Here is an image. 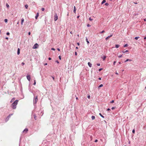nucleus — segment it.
I'll list each match as a JSON object with an SVG mask.
<instances>
[{
  "instance_id": "obj_44",
  "label": "nucleus",
  "mask_w": 146,
  "mask_h": 146,
  "mask_svg": "<svg viewBox=\"0 0 146 146\" xmlns=\"http://www.w3.org/2000/svg\"><path fill=\"white\" fill-rule=\"evenodd\" d=\"M98 141V140L97 139H96L95 141V142H97Z\"/></svg>"
},
{
  "instance_id": "obj_4",
  "label": "nucleus",
  "mask_w": 146,
  "mask_h": 146,
  "mask_svg": "<svg viewBox=\"0 0 146 146\" xmlns=\"http://www.w3.org/2000/svg\"><path fill=\"white\" fill-rule=\"evenodd\" d=\"M58 19V16L56 14L55 15H54V21H57Z\"/></svg>"
},
{
  "instance_id": "obj_18",
  "label": "nucleus",
  "mask_w": 146,
  "mask_h": 146,
  "mask_svg": "<svg viewBox=\"0 0 146 146\" xmlns=\"http://www.w3.org/2000/svg\"><path fill=\"white\" fill-rule=\"evenodd\" d=\"M128 52V50H126L125 51H124V50H123L122 51V52L123 53H125V52Z\"/></svg>"
},
{
  "instance_id": "obj_60",
  "label": "nucleus",
  "mask_w": 146,
  "mask_h": 146,
  "mask_svg": "<svg viewBox=\"0 0 146 146\" xmlns=\"http://www.w3.org/2000/svg\"><path fill=\"white\" fill-rule=\"evenodd\" d=\"M144 39L145 40L146 39V36H145V37L144 38Z\"/></svg>"
},
{
  "instance_id": "obj_37",
  "label": "nucleus",
  "mask_w": 146,
  "mask_h": 146,
  "mask_svg": "<svg viewBox=\"0 0 146 146\" xmlns=\"http://www.w3.org/2000/svg\"><path fill=\"white\" fill-rule=\"evenodd\" d=\"M102 70V68H100L99 70V71L100 72V71H101V70Z\"/></svg>"
},
{
  "instance_id": "obj_50",
  "label": "nucleus",
  "mask_w": 146,
  "mask_h": 146,
  "mask_svg": "<svg viewBox=\"0 0 146 146\" xmlns=\"http://www.w3.org/2000/svg\"><path fill=\"white\" fill-rule=\"evenodd\" d=\"M51 59V58H48V60H50Z\"/></svg>"
},
{
  "instance_id": "obj_27",
  "label": "nucleus",
  "mask_w": 146,
  "mask_h": 146,
  "mask_svg": "<svg viewBox=\"0 0 146 146\" xmlns=\"http://www.w3.org/2000/svg\"><path fill=\"white\" fill-rule=\"evenodd\" d=\"M104 32H105L103 30L102 31L100 32V33H104Z\"/></svg>"
},
{
  "instance_id": "obj_40",
  "label": "nucleus",
  "mask_w": 146,
  "mask_h": 146,
  "mask_svg": "<svg viewBox=\"0 0 146 146\" xmlns=\"http://www.w3.org/2000/svg\"><path fill=\"white\" fill-rule=\"evenodd\" d=\"M6 34L7 35H9L10 33L9 32H7V33Z\"/></svg>"
},
{
  "instance_id": "obj_46",
  "label": "nucleus",
  "mask_w": 146,
  "mask_h": 146,
  "mask_svg": "<svg viewBox=\"0 0 146 146\" xmlns=\"http://www.w3.org/2000/svg\"><path fill=\"white\" fill-rule=\"evenodd\" d=\"M22 64L23 65H24V64H25V63H24V62H22Z\"/></svg>"
},
{
  "instance_id": "obj_1",
  "label": "nucleus",
  "mask_w": 146,
  "mask_h": 146,
  "mask_svg": "<svg viewBox=\"0 0 146 146\" xmlns=\"http://www.w3.org/2000/svg\"><path fill=\"white\" fill-rule=\"evenodd\" d=\"M18 100H15L12 104L11 107L13 109H15L16 108V105L17 104Z\"/></svg>"
},
{
  "instance_id": "obj_8",
  "label": "nucleus",
  "mask_w": 146,
  "mask_h": 146,
  "mask_svg": "<svg viewBox=\"0 0 146 146\" xmlns=\"http://www.w3.org/2000/svg\"><path fill=\"white\" fill-rule=\"evenodd\" d=\"M88 64L89 66L90 67H91L92 66V64L90 62H88Z\"/></svg>"
},
{
  "instance_id": "obj_11",
  "label": "nucleus",
  "mask_w": 146,
  "mask_h": 146,
  "mask_svg": "<svg viewBox=\"0 0 146 146\" xmlns=\"http://www.w3.org/2000/svg\"><path fill=\"white\" fill-rule=\"evenodd\" d=\"M17 53L18 55H19L20 54V49L19 48L18 49Z\"/></svg>"
},
{
  "instance_id": "obj_56",
  "label": "nucleus",
  "mask_w": 146,
  "mask_h": 146,
  "mask_svg": "<svg viewBox=\"0 0 146 146\" xmlns=\"http://www.w3.org/2000/svg\"><path fill=\"white\" fill-rule=\"evenodd\" d=\"M47 64V63H46L45 64H44V65H46Z\"/></svg>"
},
{
  "instance_id": "obj_7",
  "label": "nucleus",
  "mask_w": 146,
  "mask_h": 146,
  "mask_svg": "<svg viewBox=\"0 0 146 146\" xmlns=\"http://www.w3.org/2000/svg\"><path fill=\"white\" fill-rule=\"evenodd\" d=\"M112 36H113V35H112V34L110 36H108L107 37H106V40H108L109 38H110Z\"/></svg>"
},
{
  "instance_id": "obj_62",
  "label": "nucleus",
  "mask_w": 146,
  "mask_h": 146,
  "mask_svg": "<svg viewBox=\"0 0 146 146\" xmlns=\"http://www.w3.org/2000/svg\"><path fill=\"white\" fill-rule=\"evenodd\" d=\"M79 16H77V18H79Z\"/></svg>"
},
{
  "instance_id": "obj_26",
  "label": "nucleus",
  "mask_w": 146,
  "mask_h": 146,
  "mask_svg": "<svg viewBox=\"0 0 146 146\" xmlns=\"http://www.w3.org/2000/svg\"><path fill=\"white\" fill-rule=\"evenodd\" d=\"M89 19V20L90 21H92V20H93V19H91V17H90Z\"/></svg>"
},
{
  "instance_id": "obj_51",
  "label": "nucleus",
  "mask_w": 146,
  "mask_h": 146,
  "mask_svg": "<svg viewBox=\"0 0 146 146\" xmlns=\"http://www.w3.org/2000/svg\"><path fill=\"white\" fill-rule=\"evenodd\" d=\"M107 110L108 111H109V110H110V108H108V109H107Z\"/></svg>"
},
{
  "instance_id": "obj_45",
  "label": "nucleus",
  "mask_w": 146,
  "mask_h": 146,
  "mask_svg": "<svg viewBox=\"0 0 146 146\" xmlns=\"http://www.w3.org/2000/svg\"><path fill=\"white\" fill-rule=\"evenodd\" d=\"M97 65L98 66H100V64H97Z\"/></svg>"
},
{
  "instance_id": "obj_38",
  "label": "nucleus",
  "mask_w": 146,
  "mask_h": 146,
  "mask_svg": "<svg viewBox=\"0 0 146 146\" xmlns=\"http://www.w3.org/2000/svg\"><path fill=\"white\" fill-rule=\"evenodd\" d=\"M118 57H119V58H121V57H122V55H119V56H118Z\"/></svg>"
},
{
  "instance_id": "obj_29",
  "label": "nucleus",
  "mask_w": 146,
  "mask_h": 146,
  "mask_svg": "<svg viewBox=\"0 0 146 146\" xmlns=\"http://www.w3.org/2000/svg\"><path fill=\"white\" fill-rule=\"evenodd\" d=\"M36 84V81H35V80H34V83L33 84L34 85H35Z\"/></svg>"
},
{
  "instance_id": "obj_23",
  "label": "nucleus",
  "mask_w": 146,
  "mask_h": 146,
  "mask_svg": "<svg viewBox=\"0 0 146 146\" xmlns=\"http://www.w3.org/2000/svg\"><path fill=\"white\" fill-rule=\"evenodd\" d=\"M28 5H25V7L26 9H27L28 8Z\"/></svg>"
},
{
  "instance_id": "obj_3",
  "label": "nucleus",
  "mask_w": 146,
  "mask_h": 146,
  "mask_svg": "<svg viewBox=\"0 0 146 146\" xmlns=\"http://www.w3.org/2000/svg\"><path fill=\"white\" fill-rule=\"evenodd\" d=\"M38 45L37 43H36L33 47V49H36L38 48Z\"/></svg>"
},
{
  "instance_id": "obj_22",
  "label": "nucleus",
  "mask_w": 146,
  "mask_h": 146,
  "mask_svg": "<svg viewBox=\"0 0 146 146\" xmlns=\"http://www.w3.org/2000/svg\"><path fill=\"white\" fill-rule=\"evenodd\" d=\"M99 115L103 118H104V116L102 115L101 113H99Z\"/></svg>"
},
{
  "instance_id": "obj_52",
  "label": "nucleus",
  "mask_w": 146,
  "mask_h": 146,
  "mask_svg": "<svg viewBox=\"0 0 146 146\" xmlns=\"http://www.w3.org/2000/svg\"><path fill=\"white\" fill-rule=\"evenodd\" d=\"M56 62H57L58 63H59V62H58V60H56Z\"/></svg>"
},
{
  "instance_id": "obj_34",
  "label": "nucleus",
  "mask_w": 146,
  "mask_h": 146,
  "mask_svg": "<svg viewBox=\"0 0 146 146\" xmlns=\"http://www.w3.org/2000/svg\"><path fill=\"white\" fill-rule=\"evenodd\" d=\"M109 4L108 3H106L105 4V5H106V6H108V5Z\"/></svg>"
},
{
  "instance_id": "obj_53",
  "label": "nucleus",
  "mask_w": 146,
  "mask_h": 146,
  "mask_svg": "<svg viewBox=\"0 0 146 146\" xmlns=\"http://www.w3.org/2000/svg\"><path fill=\"white\" fill-rule=\"evenodd\" d=\"M75 55H77V53L76 52H75Z\"/></svg>"
},
{
  "instance_id": "obj_36",
  "label": "nucleus",
  "mask_w": 146,
  "mask_h": 146,
  "mask_svg": "<svg viewBox=\"0 0 146 146\" xmlns=\"http://www.w3.org/2000/svg\"><path fill=\"white\" fill-rule=\"evenodd\" d=\"M51 49V50H55V49L54 48H52Z\"/></svg>"
},
{
  "instance_id": "obj_31",
  "label": "nucleus",
  "mask_w": 146,
  "mask_h": 146,
  "mask_svg": "<svg viewBox=\"0 0 146 146\" xmlns=\"http://www.w3.org/2000/svg\"><path fill=\"white\" fill-rule=\"evenodd\" d=\"M87 26L88 27H90V25L89 24H88L87 25Z\"/></svg>"
},
{
  "instance_id": "obj_9",
  "label": "nucleus",
  "mask_w": 146,
  "mask_h": 146,
  "mask_svg": "<svg viewBox=\"0 0 146 146\" xmlns=\"http://www.w3.org/2000/svg\"><path fill=\"white\" fill-rule=\"evenodd\" d=\"M12 115V114H9L7 117V119H8L11 116V115Z\"/></svg>"
},
{
  "instance_id": "obj_61",
  "label": "nucleus",
  "mask_w": 146,
  "mask_h": 146,
  "mask_svg": "<svg viewBox=\"0 0 146 146\" xmlns=\"http://www.w3.org/2000/svg\"><path fill=\"white\" fill-rule=\"evenodd\" d=\"M52 78L53 80H54V77H52Z\"/></svg>"
},
{
  "instance_id": "obj_10",
  "label": "nucleus",
  "mask_w": 146,
  "mask_h": 146,
  "mask_svg": "<svg viewBox=\"0 0 146 146\" xmlns=\"http://www.w3.org/2000/svg\"><path fill=\"white\" fill-rule=\"evenodd\" d=\"M38 13H37V14L36 15V16H35V18L36 19H37V18L38 17Z\"/></svg>"
},
{
  "instance_id": "obj_20",
  "label": "nucleus",
  "mask_w": 146,
  "mask_h": 146,
  "mask_svg": "<svg viewBox=\"0 0 146 146\" xmlns=\"http://www.w3.org/2000/svg\"><path fill=\"white\" fill-rule=\"evenodd\" d=\"M139 38V36H138V37H135V39L137 40L138 38Z\"/></svg>"
},
{
  "instance_id": "obj_25",
  "label": "nucleus",
  "mask_w": 146,
  "mask_h": 146,
  "mask_svg": "<svg viewBox=\"0 0 146 146\" xmlns=\"http://www.w3.org/2000/svg\"><path fill=\"white\" fill-rule=\"evenodd\" d=\"M34 117L35 120H36V115H34Z\"/></svg>"
},
{
  "instance_id": "obj_43",
  "label": "nucleus",
  "mask_w": 146,
  "mask_h": 146,
  "mask_svg": "<svg viewBox=\"0 0 146 146\" xmlns=\"http://www.w3.org/2000/svg\"><path fill=\"white\" fill-rule=\"evenodd\" d=\"M90 96H88V99H90Z\"/></svg>"
},
{
  "instance_id": "obj_58",
  "label": "nucleus",
  "mask_w": 146,
  "mask_h": 146,
  "mask_svg": "<svg viewBox=\"0 0 146 146\" xmlns=\"http://www.w3.org/2000/svg\"><path fill=\"white\" fill-rule=\"evenodd\" d=\"M5 39H6L8 40V37H6V38H5Z\"/></svg>"
},
{
  "instance_id": "obj_59",
  "label": "nucleus",
  "mask_w": 146,
  "mask_h": 146,
  "mask_svg": "<svg viewBox=\"0 0 146 146\" xmlns=\"http://www.w3.org/2000/svg\"><path fill=\"white\" fill-rule=\"evenodd\" d=\"M115 74H117V75H118V74L117 72H116L115 73Z\"/></svg>"
},
{
  "instance_id": "obj_6",
  "label": "nucleus",
  "mask_w": 146,
  "mask_h": 146,
  "mask_svg": "<svg viewBox=\"0 0 146 146\" xmlns=\"http://www.w3.org/2000/svg\"><path fill=\"white\" fill-rule=\"evenodd\" d=\"M28 131V129L27 128L25 129L23 131V132L26 133Z\"/></svg>"
},
{
  "instance_id": "obj_55",
  "label": "nucleus",
  "mask_w": 146,
  "mask_h": 146,
  "mask_svg": "<svg viewBox=\"0 0 146 146\" xmlns=\"http://www.w3.org/2000/svg\"><path fill=\"white\" fill-rule=\"evenodd\" d=\"M98 79L99 80H101V78H99Z\"/></svg>"
},
{
  "instance_id": "obj_28",
  "label": "nucleus",
  "mask_w": 146,
  "mask_h": 146,
  "mask_svg": "<svg viewBox=\"0 0 146 146\" xmlns=\"http://www.w3.org/2000/svg\"><path fill=\"white\" fill-rule=\"evenodd\" d=\"M4 21L5 22L7 23V19H5Z\"/></svg>"
},
{
  "instance_id": "obj_14",
  "label": "nucleus",
  "mask_w": 146,
  "mask_h": 146,
  "mask_svg": "<svg viewBox=\"0 0 146 146\" xmlns=\"http://www.w3.org/2000/svg\"><path fill=\"white\" fill-rule=\"evenodd\" d=\"M91 118H92V120H94L95 118V116H93V115L92 116Z\"/></svg>"
},
{
  "instance_id": "obj_48",
  "label": "nucleus",
  "mask_w": 146,
  "mask_h": 146,
  "mask_svg": "<svg viewBox=\"0 0 146 146\" xmlns=\"http://www.w3.org/2000/svg\"><path fill=\"white\" fill-rule=\"evenodd\" d=\"M116 62H115V61H114V62H113V64H114V65H115V63H116Z\"/></svg>"
},
{
  "instance_id": "obj_47",
  "label": "nucleus",
  "mask_w": 146,
  "mask_h": 146,
  "mask_svg": "<svg viewBox=\"0 0 146 146\" xmlns=\"http://www.w3.org/2000/svg\"><path fill=\"white\" fill-rule=\"evenodd\" d=\"M57 50L58 51H60V49L59 48H57Z\"/></svg>"
},
{
  "instance_id": "obj_16",
  "label": "nucleus",
  "mask_w": 146,
  "mask_h": 146,
  "mask_svg": "<svg viewBox=\"0 0 146 146\" xmlns=\"http://www.w3.org/2000/svg\"><path fill=\"white\" fill-rule=\"evenodd\" d=\"M15 98H12L11 101V103L12 102H13L15 100Z\"/></svg>"
},
{
  "instance_id": "obj_57",
  "label": "nucleus",
  "mask_w": 146,
  "mask_h": 146,
  "mask_svg": "<svg viewBox=\"0 0 146 146\" xmlns=\"http://www.w3.org/2000/svg\"><path fill=\"white\" fill-rule=\"evenodd\" d=\"M28 34H29V35H30V34H31V33H30V32H29V33H28Z\"/></svg>"
},
{
  "instance_id": "obj_17",
  "label": "nucleus",
  "mask_w": 146,
  "mask_h": 146,
  "mask_svg": "<svg viewBox=\"0 0 146 146\" xmlns=\"http://www.w3.org/2000/svg\"><path fill=\"white\" fill-rule=\"evenodd\" d=\"M106 2V1L105 0H103L102 1V2L101 4H104V3H105Z\"/></svg>"
},
{
  "instance_id": "obj_32",
  "label": "nucleus",
  "mask_w": 146,
  "mask_h": 146,
  "mask_svg": "<svg viewBox=\"0 0 146 146\" xmlns=\"http://www.w3.org/2000/svg\"><path fill=\"white\" fill-rule=\"evenodd\" d=\"M127 46V44H126L124 46V47H126Z\"/></svg>"
},
{
  "instance_id": "obj_12",
  "label": "nucleus",
  "mask_w": 146,
  "mask_h": 146,
  "mask_svg": "<svg viewBox=\"0 0 146 146\" xmlns=\"http://www.w3.org/2000/svg\"><path fill=\"white\" fill-rule=\"evenodd\" d=\"M76 7L75 6L74 7V13H76Z\"/></svg>"
},
{
  "instance_id": "obj_15",
  "label": "nucleus",
  "mask_w": 146,
  "mask_h": 146,
  "mask_svg": "<svg viewBox=\"0 0 146 146\" xmlns=\"http://www.w3.org/2000/svg\"><path fill=\"white\" fill-rule=\"evenodd\" d=\"M86 41L87 42V44H88L90 43V42H89V41H88V40L87 38H86Z\"/></svg>"
},
{
  "instance_id": "obj_35",
  "label": "nucleus",
  "mask_w": 146,
  "mask_h": 146,
  "mask_svg": "<svg viewBox=\"0 0 146 146\" xmlns=\"http://www.w3.org/2000/svg\"><path fill=\"white\" fill-rule=\"evenodd\" d=\"M135 130L134 129H133V131H132V132L133 133H135Z\"/></svg>"
},
{
  "instance_id": "obj_13",
  "label": "nucleus",
  "mask_w": 146,
  "mask_h": 146,
  "mask_svg": "<svg viewBox=\"0 0 146 146\" xmlns=\"http://www.w3.org/2000/svg\"><path fill=\"white\" fill-rule=\"evenodd\" d=\"M24 19H21V24L22 25H23V22H24Z\"/></svg>"
},
{
  "instance_id": "obj_19",
  "label": "nucleus",
  "mask_w": 146,
  "mask_h": 146,
  "mask_svg": "<svg viewBox=\"0 0 146 146\" xmlns=\"http://www.w3.org/2000/svg\"><path fill=\"white\" fill-rule=\"evenodd\" d=\"M119 46V45L118 44L115 45V47L116 48H118Z\"/></svg>"
},
{
  "instance_id": "obj_42",
  "label": "nucleus",
  "mask_w": 146,
  "mask_h": 146,
  "mask_svg": "<svg viewBox=\"0 0 146 146\" xmlns=\"http://www.w3.org/2000/svg\"><path fill=\"white\" fill-rule=\"evenodd\" d=\"M59 59L61 60V56H59Z\"/></svg>"
},
{
  "instance_id": "obj_49",
  "label": "nucleus",
  "mask_w": 146,
  "mask_h": 146,
  "mask_svg": "<svg viewBox=\"0 0 146 146\" xmlns=\"http://www.w3.org/2000/svg\"><path fill=\"white\" fill-rule=\"evenodd\" d=\"M77 45H78V46H79V45H80V44H79V42H78V43H77Z\"/></svg>"
},
{
  "instance_id": "obj_33",
  "label": "nucleus",
  "mask_w": 146,
  "mask_h": 146,
  "mask_svg": "<svg viewBox=\"0 0 146 146\" xmlns=\"http://www.w3.org/2000/svg\"><path fill=\"white\" fill-rule=\"evenodd\" d=\"M114 100H112V101H111L110 102V103H114Z\"/></svg>"
},
{
  "instance_id": "obj_21",
  "label": "nucleus",
  "mask_w": 146,
  "mask_h": 146,
  "mask_svg": "<svg viewBox=\"0 0 146 146\" xmlns=\"http://www.w3.org/2000/svg\"><path fill=\"white\" fill-rule=\"evenodd\" d=\"M6 6L8 8L9 7V5L8 4L6 3Z\"/></svg>"
},
{
  "instance_id": "obj_2",
  "label": "nucleus",
  "mask_w": 146,
  "mask_h": 146,
  "mask_svg": "<svg viewBox=\"0 0 146 146\" xmlns=\"http://www.w3.org/2000/svg\"><path fill=\"white\" fill-rule=\"evenodd\" d=\"M38 100V96H36L34 98L33 103L34 104H36Z\"/></svg>"
},
{
  "instance_id": "obj_30",
  "label": "nucleus",
  "mask_w": 146,
  "mask_h": 146,
  "mask_svg": "<svg viewBox=\"0 0 146 146\" xmlns=\"http://www.w3.org/2000/svg\"><path fill=\"white\" fill-rule=\"evenodd\" d=\"M41 10L42 11H44V8H42L41 9Z\"/></svg>"
},
{
  "instance_id": "obj_24",
  "label": "nucleus",
  "mask_w": 146,
  "mask_h": 146,
  "mask_svg": "<svg viewBox=\"0 0 146 146\" xmlns=\"http://www.w3.org/2000/svg\"><path fill=\"white\" fill-rule=\"evenodd\" d=\"M103 86V85L102 84H101V85H100L99 86H98V87L99 88H100V87H102Z\"/></svg>"
},
{
  "instance_id": "obj_54",
  "label": "nucleus",
  "mask_w": 146,
  "mask_h": 146,
  "mask_svg": "<svg viewBox=\"0 0 146 146\" xmlns=\"http://www.w3.org/2000/svg\"><path fill=\"white\" fill-rule=\"evenodd\" d=\"M128 61V59H127L125 61V62H127Z\"/></svg>"
},
{
  "instance_id": "obj_64",
  "label": "nucleus",
  "mask_w": 146,
  "mask_h": 146,
  "mask_svg": "<svg viewBox=\"0 0 146 146\" xmlns=\"http://www.w3.org/2000/svg\"><path fill=\"white\" fill-rule=\"evenodd\" d=\"M70 33L71 34H72V31H71V32H70Z\"/></svg>"
},
{
  "instance_id": "obj_39",
  "label": "nucleus",
  "mask_w": 146,
  "mask_h": 146,
  "mask_svg": "<svg viewBox=\"0 0 146 146\" xmlns=\"http://www.w3.org/2000/svg\"><path fill=\"white\" fill-rule=\"evenodd\" d=\"M106 57L105 56H104L103 58V60H105V59H106Z\"/></svg>"
},
{
  "instance_id": "obj_41",
  "label": "nucleus",
  "mask_w": 146,
  "mask_h": 146,
  "mask_svg": "<svg viewBox=\"0 0 146 146\" xmlns=\"http://www.w3.org/2000/svg\"><path fill=\"white\" fill-rule=\"evenodd\" d=\"M115 107H113L111 108V109L113 110L115 109Z\"/></svg>"
},
{
  "instance_id": "obj_5",
  "label": "nucleus",
  "mask_w": 146,
  "mask_h": 146,
  "mask_svg": "<svg viewBox=\"0 0 146 146\" xmlns=\"http://www.w3.org/2000/svg\"><path fill=\"white\" fill-rule=\"evenodd\" d=\"M27 79L29 81H30V80L31 77H30V75H27Z\"/></svg>"
},
{
  "instance_id": "obj_63",
  "label": "nucleus",
  "mask_w": 146,
  "mask_h": 146,
  "mask_svg": "<svg viewBox=\"0 0 146 146\" xmlns=\"http://www.w3.org/2000/svg\"><path fill=\"white\" fill-rule=\"evenodd\" d=\"M76 99L77 100H78V98L77 97H76Z\"/></svg>"
}]
</instances>
